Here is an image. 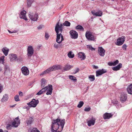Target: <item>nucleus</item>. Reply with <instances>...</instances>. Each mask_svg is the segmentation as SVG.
<instances>
[{"label":"nucleus","instance_id":"1","mask_svg":"<svg viewBox=\"0 0 132 132\" xmlns=\"http://www.w3.org/2000/svg\"><path fill=\"white\" fill-rule=\"evenodd\" d=\"M65 124V120L63 119L60 120L58 119L56 120H54L52 121V124L51 125V130L52 132H61L57 131L59 127L61 126L62 130Z\"/></svg>","mask_w":132,"mask_h":132},{"label":"nucleus","instance_id":"2","mask_svg":"<svg viewBox=\"0 0 132 132\" xmlns=\"http://www.w3.org/2000/svg\"><path fill=\"white\" fill-rule=\"evenodd\" d=\"M62 24L59 25V22L57 23L55 28V30L56 33V42L59 44L61 43L64 40L63 37L61 33L63 30Z\"/></svg>","mask_w":132,"mask_h":132},{"label":"nucleus","instance_id":"3","mask_svg":"<svg viewBox=\"0 0 132 132\" xmlns=\"http://www.w3.org/2000/svg\"><path fill=\"white\" fill-rule=\"evenodd\" d=\"M20 123V120L19 119V117H18L14 119L11 123L8 124L6 126V128L7 129L9 130L11 129V127L16 128L19 125Z\"/></svg>","mask_w":132,"mask_h":132},{"label":"nucleus","instance_id":"4","mask_svg":"<svg viewBox=\"0 0 132 132\" xmlns=\"http://www.w3.org/2000/svg\"><path fill=\"white\" fill-rule=\"evenodd\" d=\"M42 92L43 93L47 91V93L46 94L47 95H51L52 94V90L53 87L51 85H49L48 86L43 88L42 89Z\"/></svg>","mask_w":132,"mask_h":132},{"label":"nucleus","instance_id":"5","mask_svg":"<svg viewBox=\"0 0 132 132\" xmlns=\"http://www.w3.org/2000/svg\"><path fill=\"white\" fill-rule=\"evenodd\" d=\"M85 36L87 39L89 41H94L96 39L95 37L93 35L92 33L89 31L86 32Z\"/></svg>","mask_w":132,"mask_h":132},{"label":"nucleus","instance_id":"6","mask_svg":"<svg viewBox=\"0 0 132 132\" xmlns=\"http://www.w3.org/2000/svg\"><path fill=\"white\" fill-rule=\"evenodd\" d=\"M28 15L31 20L34 21H37L38 18V15L37 14H34L32 12H29Z\"/></svg>","mask_w":132,"mask_h":132},{"label":"nucleus","instance_id":"7","mask_svg":"<svg viewBox=\"0 0 132 132\" xmlns=\"http://www.w3.org/2000/svg\"><path fill=\"white\" fill-rule=\"evenodd\" d=\"M34 51V48L32 46H30L28 47L27 55L28 57H30L33 55Z\"/></svg>","mask_w":132,"mask_h":132},{"label":"nucleus","instance_id":"8","mask_svg":"<svg viewBox=\"0 0 132 132\" xmlns=\"http://www.w3.org/2000/svg\"><path fill=\"white\" fill-rule=\"evenodd\" d=\"M39 103L38 100L33 99L31 101L27 103L28 105L30 107H35Z\"/></svg>","mask_w":132,"mask_h":132},{"label":"nucleus","instance_id":"9","mask_svg":"<svg viewBox=\"0 0 132 132\" xmlns=\"http://www.w3.org/2000/svg\"><path fill=\"white\" fill-rule=\"evenodd\" d=\"M125 40V37L122 36L121 37H119L117 39V42L116 44L117 45L120 46L123 43Z\"/></svg>","mask_w":132,"mask_h":132},{"label":"nucleus","instance_id":"10","mask_svg":"<svg viewBox=\"0 0 132 132\" xmlns=\"http://www.w3.org/2000/svg\"><path fill=\"white\" fill-rule=\"evenodd\" d=\"M69 33L71 37L72 38L76 39L78 38V34L76 31L72 30L70 31Z\"/></svg>","mask_w":132,"mask_h":132},{"label":"nucleus","instance_id":"11","mask_svg":"<svg viewBox=\"0 0 132 132\" xmlns=\"http://www.w3.org/2000/svg\"><path fill=\"white\" fill-rule=\"evenodd\" d=\"M105 50L102 47H99L98 48V52L99 54L101 56H104L105 55Z\"/></svg>","mask_w":132,"mask_h":132},{"label":"nucleus","instance_id":"12","mask_svg":"<svg viewBox=\"0 0 132 132\" xmlns=\"http://www.w3.org/2000/svg\"><path fill=\"white\" fill-rule=\"evenodd\" d=\"M22 73L24 75L27 76L29 74V71L28 68L24 66L21 69Z\"/></svg>","mask_w":132,"mask_h":132},{"label":"nucleus","instance_id":"13","mask_svg":"<svg viewBox=\"0 0 132 132\" xmlns=\"http://www.w3.org/2000/svg\"><path fill=\"white\" fill-rule=\"evenodd\" d=\"M26 11L24 10L21 11L20 15V18L23 19L25 20H28V19L26 15Z\"/></svg>","mask_w":132,"mask_h":132},{"label":"nucleus","instance_id":"14","mask_svg":"<svg viewBox=\"0 0 132 132\" xmlns=\"http://www.w3.org/2000/svg\"><path fill=\"white\" fill-rule=\"evenodd\" d=\"M9 58L12 61L13 60H19L18 58H17V55L16 54H10L9 55Z\"/></svg>","mask_w":132,"mask_h":132},{"label":"nucleus","instance_id":"15","mask_svg":"<svg viewBox=\"0 0 132 132\" xmlns=\"http://www.w3.org/2000/svg\"><path fill=\"white\" fill-rule=\"evenodd\" d=\"M96 119L95 118H92L87 121L88 126H90L92 125H94Z\"/></svg>","mask_w":132,"mask_h":132},{"label":"nucleus","instance_id":"16","mask_svg":"<svg viewBox=\"0 0 132 132\" xmlns=\"http://www.w3.org/2000/svg\"><path fill=\"white\" fill-rule=\"evenodd\" d=\"M106 70L102 69L101 70H99L96 71V76H98L102 74L106 73Z\"/></svg>","mask_w":132,"mask_h":132},{"label":"nucleus","instance_id":"17","mask_svg":"<svg viewBox=\"0 0 132 132\" xmlns=\"http://www.w3.org/2000/svg\"><path fill=\"white\" fill-rule=\"evenodd\" d=\"M91 12L94 15L98 16H101L102 14V12L101 11H99L98 12H96L94 11H92Z\"/></svg>","mask_w":132,"mask_h":132},{"label":"nucleus","instance_id":"18","mask_svg":"<svg viewBox=\"0 0 132 132\" xmlns=\"http://www.w3.org/2000/svg\"><path fill=\"white\" fill-rule=\"evenodd\" d=\"M78 57L81 59V60H84L86 58L85 54L84 53L80 52L78 54Z\"/></svg>","mask_w":132,"mask_h":132},{"label":"nucleus","instance_id":"19","mask_svg":"<svg viewBox=\"0 0 132 132\" xmlns=\"http://www.w3.org/2000/svg\"><path fill=\"white\" fill-rule=\"evenodd\" d=\"M112 116L111 114L106 113L104 114L103 118L104 119H109Z\"/></svg>","mask_w":132,"mask_h":132},{"label":"nucleus","instance_id":"20","mask_svg":"<svg viewBox=\"0 0 132 132\" xmlns=\"http://www.w3.org/2000/svg\"><path fill=\"white\" fill-rule=\"evenodd\" d=\"M4 75H7L10 73V71L8 66L5 65V66Z\"/></svg>","mask_w":132,"mask_h":132},{"label":"nucleus","instance_id":"21","mask_svg":"<svg viewBox=\"0 0 132 132\" xmlns=\"http://www.w3.org/2000/svg\"><path fill=\"white\" fill-rule=\"evenodd\" d=\"M33 121V118L32 117H30L26 121V123L28 125H30Z\"/></svg>","mask_w":132,"mask_h":132},{"label":"nucleus","instance_id":"22","mask_svg":"<svg viewBox=\"0 0 132 132\" xmlns=\"http://www.w3.org/2000/svg\"><path fill=\"white\" fill-rule=\"evenodd\" d=\"M122 64L120 63L117 66L113 67L112 69L114 71H117L119 70L122 67Z\"/></svg>","mask_w":132,"mask_h":132},{"label":"nucleus","instance_id":"23","mask_svg":"<svg viewBox=\"0 0 132 132\" xmlns=\"http://www.w3.org/2000/svg\"><path fill=\"white\" fill-rule=\"evenodd\" d=\"M2 51L6 56L8 55L9 51V49L8 48L6 47H4L2 49Z\"/></svg>","mask_w":132,"mask_h":132},{"label":"nucleus","instance_id":"24","mask_svg":"<svg viewBox=\"0 0 132 132\" xmlns=\"http://www.w3.org/2000/svg\"><path fill=\"white\" fill-rule=\"evenodd\" d=\"M127 98V95L125 94L122 95L120 96V100L122 102L125 101Z\"/></svg>","mask_w":132,"mask_h":132},{"label":"nucleus","instance_id":"25","mask_svg":"<svg viewBox=\"0 0 132 132\" xmlns=\"http://www.w3.org/2000/svg\"><path fill=\"white\" fill-rule=\"evenodd\" d=\"M8 98V95L7 94H5L3 96V97L1 99V101L2 102H4L6 101Z\"/></svg>","mask_w":132,"mask_h":132},{"label":"nucleus","instance_id":"26","mask_svg":"<svg viewBox=\"0 0 132 132\" xmlns=\"http://www.w3.org/2000/svg\"><path fill=\"white\" fill-rule=\"evenodd\" d=\"M127 90L128 93L130 94H132V84L128 86Z\"/></svg>","mask_w":132,"mask_h":132},{"label":"nucleus","instance_id":"27","mask_svg":"<svg viewBox=\"0 0 132 132\" xmlns=\"http://www.w3.org/2000/svg\"><path fill=\"white\" fill-rule=\"evenodd\" d=\"M41 86L42 87L44 86L47 83L46 80L44 78H42L41 79Z\"/></svg>","mask_w":132,"mask_h":132},{"label":"nucleus","instance_id":"28","mask_svg":"<svg viewBox=\"0 0 132 132\" xmlns=\"http://www.w3.org/2000/svg\"><path fill=\"white\" fill-rule=\"evenodd\" d=\"M73 67L72 66L70 65L69 64H67L64 67V70L65 71L69 70L70 69Z\"/></svg>","mask_w":132,"mask_h":132},{"label":"nucleus","instance_id":"29","mask_svg":"<svg viewBox=\"0 0 132 132\" xmlns=\"http://www.w3.org/2000/svg\"><path fill=\"white\" fill-rule=\"evenodd\" d=\"M76 29L79 30L83 31L84 30V29L82 26L81 25H79L76 27Z\"/></svg>","mask_w":132,"mask_h":132},{"label":"nucleus","instance_id":"30","mask_svg":"<svg viewBox=\"0 0 132 132\" xmlns=\"http://www.w3.org/2000/svg\"><path fill=\"white\" fill-rule=\"evenodd\" d=\"M34 1V0H27V3L28 6V7H30Z\"/></svg>","mask_w":132,"mask_h":132},{"label":"nucleus","instance_id":"31","mask_svg":"<svg viewBox=\"0 0 132 132\" xmlns=\"http://www.w3.org/2000/svg\"><path fill=\"white\" fill-rule=\"evenodd\" d=\"M54 71L60 69L62 67L60 65H54L53 66Z\"/></svg>","mask_w":132,"mask_h":132},{"label":"nucleus","instance_id":"32","mask_svg":"<svg viewBox=\"0 0 132 132\" xmlns=\"http://www.w3.org/2000/svg\"><path fill=\"white\" fill-rule=\"evenodd\" d=\"M46 71H47V73H48L50 72H51L52 71H54L53 66H52L49 68L47 69H46Z\"/></svg>","mask_w":132,"mask_h":132},{"label":"nucleus","instance_id":"33","mask_svg":"<svg viewBox=\"0 0 132 132\" xmlns=\"http://www.w3.org/2000/svg\"><path fill=\"white\" fill-rule=\"evenodd\" d=\"M69 79L73 81H76L77 80L76 77L72 75H69Z\"/></svg>","mask_w":132,"mask_h":132},{"label":"nucleus","instance_id":"34","mask_svg":"<svg viewBox=\"0 0 132 132\" xmlns=\"http://www.w3.org/2000/svg\"><path fill=\"white\" fill-rule=\"evenodd\" d=\"M72 51H70L68 53V56L69 57L72 58L74 57V54H72Z\"/></svg>","mask_w":132,"mask_h":132},{"label":"nucleus","instance_id":"35","mask_svg":"<svg viewBox=\"0 0 132 132\" xmlns=\"http://www.w3.org/2000/svg\"><path fill=\"white\" fill-rule=\"evenodd\" d=\"M88 78L91 81H93L95 80L94 76L93 75H90L89 76Z\"/></svg>","mask_w":132,"mask_h":132},{"label":"nucleus","instance_id":"36","mask_svg":"<svg viewBox=\"0 0 132 132\" xmlns=\"http://www.w3.org/2000/svg\"><path fill=\"white\" fill-rule=\"evenodd\" d=\"M4 57L5 56H3L0 57V63L5 65L4 62Z\"/></svg>","mask_w":132,"mask_h":132},{"label":"nucleus","instance_id":"37","mask_svg":"<svg viewBox=\"0 0 132 132\" xmlns=\"http://www.w3.org/2000/svg\"><path fill=\"white\" fill-rule=\"evenodd\" d=\"M54 47L55 48L57 49L60 48L61 45L60 44L55 43L54 45Z\"/></svg>","mask_w":132,"mask_h":132},{"label":"nucleus","instance_id":"38","mask_svg":"<svg viewBox=\"0 0 132 132\" xmlns=\"http://www.w3.org/2000/svg\"><path fill=\"white\" fill-rule=\"evenodd\" d=\"M63 25L67 26H69L70 25V23L68 21H65L63 23Z\"/></svg>","mask_w":132,"mask_h":132},{"label":"nucleus","instance_id":"39","mask_svg":"<svg viewBox=\"0 0 132 132\" xmlns=\"http://www.w3.org/2000/svg\"><path fill=\"white\" fill-rule=\"evenodd\" d=\"M84 104L83 102L82 101H80L77 105V107L79 108H81Z\"/></svg>","mask_w":132,"mask_h":132},{"label":"nucleus","instance_id":"40","mask_svg":"<svg viewBox=\"0 0 132 132\" xmlns=\"http://www.w3.org/2000/svg\"><path fill=\"white\" fill-rule=\"evenodd\" d=\"M14 99L15 101H20L19 98V96L18 95H17L14 97Z\"/></svg>","mask_w":132,"mask_h":132},{"label":"nucleus","instance_id":"41","mask_svg":"<svg viewBox=\"0 0 132 132\" xmlns=\"http://www.w3.org/2000/svg\"><path fill=\"white\" fill-rule=\"evenodd\" d=\"M30 132H40V131L38 130L37 128H33Z\"/></svg>","mask_w":132,"mask_h":132},{"label":"nucleus","instance_id":"42","mask_svg":"<svg viewBox=\"0 0 132 132\" xmlns=\"http://www.w3.org/2000/svg\"><path fill=\"white\" fill-rule=\"evenodd\" d=\"M113 66H115L116 65L119 63V61L118 60H116V61H114L113 62Z\"/></svg>","mask_w":132,"mask_h":132},{"label":"nucleus","instance_id":"43","mask_svg":"<svg viewBox=\"0 0 132 132\" xmlns=\"http://www.w3.org/2000/svg\"><path fill=\"white\" fill-rule=\"evenodd\" d=\"M87 47L88 48H89L90 50H91L93 51V50H95V48H94L93 47H92L90 45H88Z\"/></svg>","mask_w":132,"mask_h":132},{"label":"nucleus","instance_id":"44","mask_svg":"<svg viewBox=\"0 0 132 132\" xmlns=\"http://www.w3.org/2000/svg\"><path fill=\"white\" fill-rule=\"evenodd\" d=\"M80 70V69L79 68H77L74 70L75 72L74 73L75 74L79 72Z\"/></svg>","mask_w":132,"mask_h":132},{"label":"nucleus","instance_id":"45","mask_svg":"<svg viewBox=\"0 0 132 132\" xmlns=\"http://www.w3.org/2000/svg\"><path fill=\"white\" fill-rule=\"evenodd\" d=\"M49 35L47 33H45V38L47 40L48 39L49 37Z\"/></svg>","mask_w":132,"mask_h":132},{"label":"nucleus","instance_id":"46","mask_svg":"<svg viewBox=\"0 0 132 132\" xmlns=\"http://www.w3.org/2000/svg\"><path fill=\"white\" fill-rule=\"evenodd\" d=\"M42 90L41 89L40 90L38 93L36 94V95H40L42 94L43 93L42 92Z\"/></svg>","mask_w":132,"mask_h":132},{"label":"nucleus","instance_id":"47","mask_svg":"<svg viewBox=\"0 0 132 132\" xmlns=\"http://www.w3.org/2000/svg\"><path fill=\"white\" fill-rule=\"evenodd\" d=\"M91 110L90 108H85L84 109V111H89Z\"/></svg>","mask_w":132,"mask_h":132},{"label":"nucleus","instance_id":"48","mask_svg":"<svg viewBox=\"0 0 132 132\" xmlns=\"http://www.w3.org/2000/svg\"><path fill=\"white\" fill-rule=\"evenodd\" d=\"M47 73V71H46V70L44 71V72H42L40 74V75L41 76Z\"/></svg>","mask_w":132,"mask_h":132},{"label":"nucleus","instance_id":"49","mask_svg":"<svg viewBox=\"0 0 132 132\" xmlns=\"http://www.w3.org/2000/svg\"><path fill=\"white\" fill-rule=\"evenodd\" d=\"M3 89V87L2 85L0 84V93L2 91Z\"/></svg>","mask_w":132,"mask_h":132},{"label":"nucleus","instance_id":"50","mask_svg":"<svg viewBox=\"0 0 132 132\" xmlns=\"http://www.w3.org/2000/svg\"><path fill=\"white\" fill-rule=\"evenodd\" d=\"M127 46L125 44L123 45L122 46V48L123 50H126V48L127 47Z\"/></svg>","mask_w":132,"mask_h":132},{"label":"nucleus","instance_id":"51","mask_svg":"<svg viewBox=\"0 0 132 132\" xmlns=\"http://www.w3.org/2000/svg\"><path fill=\"white\" fill-rule=\"evenodd\" d=\"M43 27V25H39L37 27L38 29H41L42 27Z\"/></svg>","mask_w":132,"mask_h":132},{"label":"nucleus","instance_id":"52","mask_svg":"<svg viewBox=\"0 0 132 132\" xmlns=\"http://www.w3.org/2000/svg\"><path fill=\"white\" fill-rule=\"evenodd\" d=\"M8 31L9 32L10 34L15 33L16 32V31L15 30H14L13 31H11L9 30H8Z\"/></svg>","mask_w":132,"mask_h":132},{"label":"nucleus","instance_id":"53","mask_svg":"<svg viewBox=\"0 0 132 132\" xmlns=\"http://www.w3.org/2000/svg\"><path fill=\"white\" fill-rule=\"evenodd\" d=\"M108 64L110 66H113V62H109L108 63Z\"/></svg>","mask_w":132,"mask_h":132},{"label":"nucleus","instance_id":"54","mask_svg":"<svg viewBox=\"0 0 132 132\" xmlns=\"http://www.w3.org/2000/svg\"><path fill=\"white\" fill-rule=\"evenodd\" d=\"M19 94L20 96L21 97L22 96L23 94V93L21 92H19Z\"/></svg>","mask_w":132,"mask_h":132},{"label":"nucleus","instance_id":"55","mask_svg":"<svg viewBox=\"0 0 132 132\" xmlns=\"http://www.w3.org/2000/svg\"><path fill=\"white\" fill-rule=\"evenodd\" d=\"M93 68L95 69H97L98 68V67L97 66H96L95 65H93Z\"/></svg>","mask_w":132,"mask_h":132},{"label":"nucleus","instance_id":"56","mask_svg":"<svg viewBox=\"0 0 132 132\" xmlns=\"http://www.w3.org/2000/svg\"><path fill=\"white\" fill-rule=\"evenodd\" d=\"M17 58H18V59H19L18 60H17L18 61H20L22 59V58H21V57H17Z\"/></svg>","mask_w":132,"mask_h":132},{"label":"nucleus","instance_id":"57","mask_svg":"<svg viewBox=\"0 0 132 132\" xmlns=\"http://www.w3.org/2000/svg\"><path fill=\"white\" fill-rule=\"evenodd\" d=\"M0 132H3V130L2 129H0Z\"/></svg>","mask_w":132,"mask_h":132},{"label":"nucleus","instance_id":"58","mask_svg":"<svg viewBox=\"0 0 132 132\" xmlns=\"http://www.w3.org/2000/svg\"><path fill=\"white\" fill-rule=\"evenodd\" d=\"M89 88V87H88V86H87V89H86V90H88V89Z\"/></svg>","mask_w":132,"mask_h":132},{"label":"nucleus","instance_id":"59","mask_svg":"<svg viewBox=\"0 0 132 132\" xmlns=\"http://www.w3.org/2000/svg\"><path fill=\"white\" fill-rule=\"evenodd\" d=\"M15 105H14L13 106H12V107H14V106H15Z\"/></svg>","mask_w":132,"mask_h":132},{"label":"nucleus","instance_id":"60","mask_svg":"<svg viewBox=\"0 0 132 132\" xmlns=\"http://www.w3.org/2000/svg\"><path fill=\"white\" fill-rule=\"evenodd\" d=\"M1 70H2V69L0 68V71H1Z\"/></svg>","mask_w":132,"mask_h":132},{"label":"nucleus","instance_id":"61","mask_svg":"<svg viewBox=\"0 0 132 132\" xmlns=\"http://www.w3.org/2000/svg\"><path fill=\"white\" fill-rule=\"evenodd\" d=\"M6 132H8V131H6Z\"/></svg>","mask_w":132,"mask_h":132}]
</instances>
